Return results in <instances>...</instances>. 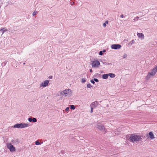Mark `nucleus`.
I'll return each mask as SVG.
<instances>
[{"label": "nucleus", "mask_w": 157, "mask_h": 157, "mask_svg": "<svg viewBox=\"0 0 157 157\" xmlns=\"http://www.w3.org/2000/svg\"><path fill=\"white\" fill-rule=\"evenodd\" d=\"M90 71L91 72H92V70L91 69H90Z\"/></svg>", "instance_id": "36"}, {"label": "nucleus", "mask_w": 157, "mask_h": 157, "mask_svg": "<svg viewBox=\"0 0 157 157\" xmlns=\"http://www.w3.org/2000/svg\"><path fill=\"white\" fill-rule=\"evenodd\" d=\"M86 82V80L85 78H83L82 79L81 82L82 83H84Z\"/></svg>", "instance_id": "22"}, {"label": "nucleus", "mask_w": 157, "mask_h": 157, "mask_svg": "<svg viewBox=\"0 0 157 157\" xmlns=\"http://www.w3.org/2000/svg\"><path fill=\"white\" fill-rule=\"evenodd\" d=\"M28 120L29 122H31L32 121V118L31 117L29 118L28 119Z\"/></svg>", "instance_id": "26"}, {"label": "nucleus", "mask_w": 157, "mask_h": 157, "mask_svg": "<svg viewBox=\"0 0 157 157\" xmlns=\"http://www.w3.org/2000/svg\"><path fill=\"white\" fill-rule=\"evenodd\" d=\"M93 107H91L90 113H92L93 112Z\"/></svg>", "instance_id": "31"}, {"label": "nucleus", "mask_w": 157, "mask_h": 157, "mask_svg": "<svg viewBox=\"0 0 157 157\" xmlns=\"http://www.w3.org/2000/svg\"><path fill=\"white\" fill-rule=\"evenodd\" d=\"M35 144L36 145H38L40 144V143L39 142V141L38 140H37L35 142Z\"/></svg>", "instance_id": "21"}, {"label": "nucleus", "mask_w": 157, "mask_h": 157, "mask_svg": "<svg viewBox=\"0 0 157 157\" xmlns=\"http://www.w3.org/2000/svg\"><path fill=\"white\" fill-rule=\"evenodd\" d=\"M134 43L135 40H133L129 42V44L130 45H132V44Z\"/></svg>", "instance_id": "19"}, {"label": "nucleus", "mask_w": 157, "mask_h": 157, "mask_svg": "<svg viewBox=\"0 0 157 157\" xmlns=\"http://www.w3.org/2000/svg\"><path fill=\"white\" fill-rule=\"evenodd\" d=\"M70 108L71 109H75V106L74 105H71L70 106Z\"/></svg>", "instance_id": "23"}, {"label": "nucleus", "mask_w": 157, "mask_h": 157, "mask_svg": "<svg viewBox=\"0 0 157 157\" xmlns=\"http://www.w3.org/2000/svg\"><path fill=\"white\" fill-rule=\"evenodd\" d=\"M37 119L35 118H33L32 119V121L33 122H36L37 121Z\"/></svg>", "instance_id": "20"}, {"label": "nucleus", "mask_w": 157, "mask_h": 157, "mask_svg": "<svg viewBox=\"0 0 157 157\" xmlns=\"http://www.w3.org/2000/svg\"><path fill=\"white\" fill-rule=\"evenodd\" d=\"M108 21H106L103 24V26L104 27H105L106 26V25L108 24Z\"/></svg>", "instance_id": "17"}, {"label": "nucleus", "mask_w": 157, "mask_h": 157, "mask_svg": "<svg viewBox=\"0 0 157 157\" xmlns=\"http://www.w3.org/2000/svg\"><path fill=\"white\" fill-rule=\"evenodd\" d=\"M90 82H91L92 83H93V84H94V83H95V82H94V80H91L90 81Z\"/></svg>", "instance_id": "32"}, {"label": "nucleus", "mask_w": 157, "mask_h": 157, "mask_svg": "<svg viewBox=\"0 0 157 157\" xmlns=\"http://www.w3.org/2000/svg\"><path fill=\"white\" fill-rule=\"evenodd\" d=\"M69 109V107H67L66 108V111H68Z\"/></svg>", "instance_id": "33"}, {"label": "nucleus", "mask_w": 157, "mask_h": 157, "mask_svg": "<svg viewBox=\"0 0 157 157\" xmlns=\"http://www.w3.org/2000/svg\"><path fill=\"white\" fill-rule=\"evenodd\" d=\"M121 47V45L119 44H113L111 45V48L114 49H120Z\"/></svg>", "instance_id": "7"}, {"label": "nucleus", "mask_w": 157, "mask_h": 157, "mask_svg": "<svg viewBox=\"0 0 157 157\" xmlns=\"http://www.w3.org/2000/svg\"><path fill=\"white\" fill-rule=\"evenodd\" d=\"M25 64V63H23V64Z\"/></svg>", "instance_id": "38"}, {"label": "nucleus", "mask_w": 157, "mask_h": 157, "mask_svg": "<svg viewBox=\"0 0 157 157\" xmlns=\"http://www.w3.org/2000/svg\"><path fill=\"white\" fill-rule=\"evenodd\" d=\"M108 74L109 76L111 78H114L115 76V74L113 73H110Z\"/></svg>", "instance_id": "16"}, {"label": "nucleus", "mask_w": 157, "mask_h": 157, "mask_svg": "<svg viewBox=\"0 0 157 157\" xmlns=\"http://www.w3.org/2000/svg\"><path fill=\"white\" fill-rule=\"evenodd\" d=\"M147 136L148 138H149V139H153L155 138L154 135L153 133L151 132H150L149 133L148 135Z\"/></svg>", "instance_id": "9"}, {"label": "nucleus", "mask_w": 157, "mask_h": 157, "mask_svg": "<svg viewBox=\"0 0 157 157\" xmlns=\"http://www.w3.org/2000/svg\"><path fill=\"white\" fill-rule=\"evenodd\" d=\"M105 51H105V50H104L102 51V52H105Z\"/></svg>", "instance_id": "37"}, {"label": "nucleus", "mask_w": 157, "mask_h": 157, "mask_svg": "<svg viewBox=\"0 0 157 157\" xmlns=\"http://www.w3.org/2000/svg\"><path fill=\"white\" fill-rule=\"evenodd\" d=\"M49 78L50 79H51V78H52V76H49Z\"/></svg>", "instance_id": "35"}, {"label": "nucleus", "mask_w": 157, "mask_h": 157, "mask_svg": "<svg viewBox=\"0 0 157 157\" xmlns=\"http://www.w3.org/2000/svg\"><path fill=\"white\" fill-rule=\"evenodd\" d=\"M127 55L126 54H124L123 56V58H125L127 57Z\"/></svg>", "instance_id": "27"}, {"label": "nucleus", "mask_w": 157, "mask_h": 157, "mask_svg": "<svg viewBox=\"0 0 157 157\" xmlns=\"http://www.w3.org/2000/svg\"><path fill=\"white\" fill-rule=\"evenodd\" d=\"M20 124L21 128L27 127L30 126L29 124L25 123H20Z\"/></svg>", "instance_id": "10"}, {"label": "nucleus", "mask_w": 157, "mask_h": 157, "mask_svg": "<svg viewBox=\"0 0 157 157\" xmlns=\"http://www.w3.org/2000/svg\"><path fill=\"white\" fill-rule=\"evenodd\" d=\"M137 35L139 38H141L142 40H143L144 39V36L142 33H138Z\"/></svg>", "instance_id": "11"}, {"label": "nucleus", "mask_w": 157, "mask_h": 157, "mask_svg": "<svg viewBox=\"0 0 157 157\" xmlns=\"http://www.w3.org/2000/svg\"><path fill=\"white\" fill-rule=\"evenodd\" d=\"M7 147L8 148L10 149V150L11 151H14L15 150V147L11 144H7Z\"/></svg>", "instance_id": "8"}, {"label": "nucleus", "mask_w": 157, "mask_h": 157, "mask_svg": "<svg viewBox=\"0 0 157 157\" xmlns=\"http://www.w3.org/2000/svg\"><path fill=\"white\" fill-rule=\"evenodd\" d=\"M124 17V16L123 14H121L120 16L121 17Z\"/></svg>", "instance_id": "34"}, {"label": "nucleus", "mask_w": 157, "mask_h": 157, "mask_svg": "<svg viewBox=\"0 0 157 157\" xmlns=\"http://www.w3.org/2000/svg\"><path fill=\"white\" fill-rule=\"evenodd\" d=\"M96 127L101 131H102L105 132H106V129L105 128L103 124H99L98 123L96 125Z\"/></svg>", "instance_id": "4"}, {"label": "nucleus", "mask_w": 157, "mask_h": 157, "mask_svg": "<svg viewBox=\"0 0 157 157\" xmlns=\"http://www.w3.org/2000/svg\"><path fill=\"white\" fill-rule=\"evenodd\" d=\"M129 139L130 142L136 143L142 140L141 136L140 135L134 134L130 135Z\"/></svg>", "instance_id": "1"}, {"label": "nucleus", "mask_w": 157, "mask_h": 157, "mask_svg": "<svg viewBox=\"0 0 157 157\" xmlns=\"http://www.w3.org/2000/svg\"><path fill=\"white\" fill-rule=\"evenodd\" d=\"M100 64L98 60L93 61L91 63V65L93 67H98Z\"/></svg>", "instance_id": "5"}, {"label": "nucleus", "mask_w": 157, "mask_h": 157, "mask_svg": "<svg viewBox=\"0 0 157 157\" xmlns=\"http://www.w3.org/2000/svg\"><path fill=\"white\" fill-rule=\"evenodd\" d=\"M94 81H95L96 82H98V80L97 78H94Z\"/></svg>", "instance_id": "28"}, {"label": "nucleus", "mask_w": 157, "mask_h": 157, "mask_svg": "<svg viewBox=\"0 0 157 157\" xmlns=\"http://www.w3.org/2000/svg\"><path fill=\"white\" fill-rule=\"evenodd\" d=\"M99 55H102L103 54V52H102V51H100L99 52Z\"/></svg>", "instance_id": "29"}, {"label": "nucleus", "mask_w": 157, "mask_h": 157, "mask_svg": "<svg viewBox=\"0 0 157 157\" xmlns=\"http://www.w3.org/2000/svg\"><path fill=\"white\" fill-rule=\"evenodd\" d=\"M157 71V66L154 68L151 71V72H149L146 76V79H149L150 77L151 76H154L156 73Z\"/></svg>", "instance_id": "3"}, {"label": "nucleus", "mask_w": 157, "mask_h": 157, "mask_svg": "<svg viewBox=\"0 0 157 157\" xmlns=\"http://www.w3.org/2000/svg\"><path fill=\"white\" fill-rule=\"evenodd\" d=\"M139 20V18L138 17H136L133 19L134 21L135 22L136 21H138Z\"/></svg>", "instance_id": "18"}, {"label": "nucleus", "mask_w": 157, "mask_h": 157, "mask_svg": "<svg viewBox=\"0 0 157 157\" xmlns=\"http://www.w3.org/2000/svg\"><path fill=\"white\" fill-rule=\"evenodd\" d=\"M98 103L97 101H95L92 103L90 105L91 107H96L98 105Z\"/></svg>", "instance_id": "12"}, {"label": "nucleus", "mask_w": 157, "mask_h": 157, "mask_svg": "<svg viewBox=\"0 0 157 157\" xmlns=\"http://www.w3.org/2000/svg\"><path fill=\"white\" fill-rule=\"evenodd\" d=\"M12 0H6V1L8 3V4H9L10 3H11V2H10V1H11Z\"/></svg>", "instance_id": "30"}, {"label": "nucleus", "mask_w": 157, "mask_h": 157, "mask_svg": "<svg viewBox=\"0 0 157 157\" xmlns=\"http://www.w3.org/2000/svg\"><path fill=\"white\" fill-rule=\"evenodd\" d=\"M37 12L36 11H34L33 12V16L35 15L37 13Z\"/></svg>", "instance_id": "24"}, {"label": "nucleus", "mask_w": 157, "mask_h": 157, "mask_svg": "<svg viewBox=\"0 0 157 157\" xmlns=\"http://www.w3.org/2000/svg\"><path fill=\"white\" fill-rule=\"evenodd\" d=\"M60 94L65 97H69L72 95V92L70 89H66L59 92Z\"/></svg>", "instance_id": "2"}, {"label": "nucleus", "mask_w": 157, "mask_h": 157, "mask_svg": "<svg viewBox=\"0 0 157 157\" xmlns=\"http://www.w3.org/2000/svg\"><path fill=\"white\" fill-rule=\"evenodd\" d=\"M49 83L48 80H47L44 81L43 82H42L40 84V87H44L47 86Z\"/></svg>", "instance_id": "6"}, {"label": "nucleus", "mask_w": 157, "mask_h": 157, "mask_svg": "<svg viewBox=\"0 0 157 157\" xmlns=\"http://www.w3.org/2000/svg\"><path fill=\"white\" fill-rule=\"evenodd\" d=\"M109 76L108 74H105L102 75V78L104 79H107Z\"/></svg>", "instance_id": "13"}, {"label": "nucleus", "mask_w": 157, "mask_h": 157, "mask_svg": "<svg viewBox=\"0 0 157 157\" xmlns=\"http://www.w3.org/2000/svg\"><path fill=\"white\" fill-rule=\"evenodd\" d=\"M7 30V29L6 28H4L2 29H1L0 31H2V35Z\"/></svg>", "instance_id": "15"}, {"label": "nucleus", "mask_w": 157, "mask_h": 157, "mask_svg": "<svg viewBox=\"0 0 157 157\" xmlns=\"http://www.w3.org/2000/svg\"><path fill=\"white\" fill-rule=\"evenodd\" d=\"M13 127L14 128H21L20 124H14Z\"/></svg>", "instance_id": "14"}, {"label": "nucleus", "mask_w": 157, "mask_h": 157, "mask_svg": "<svg viewBox=\"0 0 157 157\" xmlns=\"http://www.w3.org/2000/svg\"><path fill=\"white\" fill-rule=\"evenodd\" d=\"M87 88H90L92 87V86L90 84H88L87 85Z\"/></svg>", "instance_id": "25"}]
</instances>
